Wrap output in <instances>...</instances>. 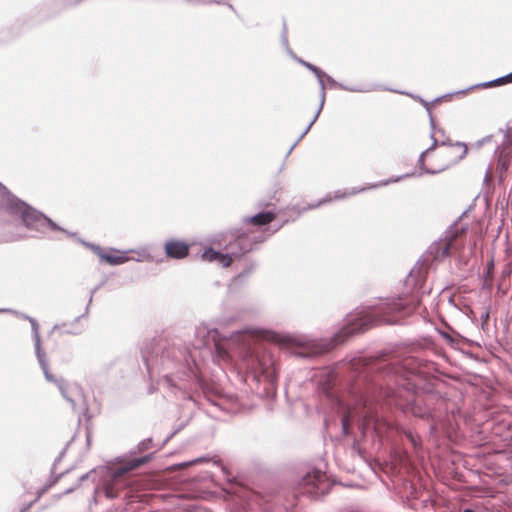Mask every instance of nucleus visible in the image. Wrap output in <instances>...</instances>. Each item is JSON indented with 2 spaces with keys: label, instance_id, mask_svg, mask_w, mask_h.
<instances>
[{
  "label": "nucleus",
  "instance_id": "f03ea898",
  "mask_svg": "<svg viewBox=\"0 0 512 512\" xmlns=\"http://www.w3.org/2000/svg\"><path fill=\"white\" fill-rule=\"evenodd\" d=\"M465 229L454 227L446 235L433 243L429 248V253L434 260H442L460 252L464 247L463 236Z\"/></svg>",
  "mask_w": 512,
  "mask_h": 512
},
{
  "label": "nucleus",
  "instance_id": "6e6552de",
  "mask_svg": "<svg viewBox=\"0 0 512 512\" xmlns=\"http://www.w3.org/2000/svg\"><path fill=\"white\" fill-rule=\"evenodd\" d=\"M96 253L101 259V261L110 264V265H119L129 261V257L126 252L120 250H110L108 252L103 251L100 248L96 249Z\"/></svg>",
  "mask_w": 512,
  "mask_h": 512
},
{
  "label": "nucleus",
  "instance_id": "f257e3e1",
  "mask_svg": "<svg viewBox=\"0 0 512 512\" xmlns=\"http://www.w3.org/2000/svg\"><path fill=\"white\" fill-rule=\"evenodd\" d=\"M467 151V146L463 143L441 144L421 154L420 166L427 173H440L462 160Z\"/></svg>",
  "mask_w": 512,
  "mask_h": 512
},
{
  "label": "nucleus",
  "instance_id": "aec40b11",
  "mask_svg": "<svg viewBox=\"0 0 512 512\" xmlns=\"http://www.w3.org/2000/svg\"><path fill=\"white\" fill-rule=\"evenodd\" d=\"M308 67L313 70V72L316 74L317 77L320 78V70L317 67L312 66V65H308Z\"/></svg>",
  "mask_w": 512,
  "mask_h": 512
},
{
  "label": "nucleus",
  "instance_id": "ddd939ff",
  "mask_svg": "<svg viewBox=\"0 0 512 512\" xmlns=\"http://www.w3.org/2000/svg\"><path fill=\"white\" fill-rule=\"evenodd\" d=\"M147 462V457L133 459L128 463V467L119 468L113 475V481H116L119 477H121L124 473L129 470L138 468L139 466L145 464Z\"/></svg>",
  "mask_w": 512,
  "mask_h": 512
},
{
  "label": "nucleus",
  "instance_id": "9b49d317",
  "mask_svg": "<svg viewBox=\"0 0 512 512\" xmlns=\"http://www.w3.org/2000/svg\"><path fill=\"white\" fill-rule=\"evenodd\" d=\"M320 478V471L315 469L312 473H307L301 482L304 493L314 494L318 489V482Z\"/></svg>",
  "mask_w": 512,
  "mask_h": 512
},
{
  "label": "nucleus",
  "instance_id": "f3484780",
  "mask_svg": "<svg viewBox=\"0 0 512 512\" xmlns=\"http://www.w3.org/2000/svg\"><path fill=\"white\" fill-rule=\"evenodd\" d=\"M105 490H106V495H107L108 497L113 498V497H116V496H117L116 492H114V491H113L112 486L107 485V486H106V488H105Z\"/></svg>",
  "mask_w": 512,
  "mask_h": 512
},
{
  "label": "nucleus",
  "instance_id": "2eb2a0df",
  "mask_svg": "<svg viewBox=\"0 0 512 512\" xmlns=\"http://www.w3.org/2000/svg\"><path fill=\"white\" fill-rule=\"evenodd\" d=\"M512 82V72L505 77L495 80L491 85H502Z\"/></svg>",
  "mask_w": 512,
  "mask_h": 512
},
{
  "label": "nucleus",
  "instance_id": "0eeeda50",
  "mask_svg": "<svg viewBox=\"0 0 512 512\" xmlns=\"http://www.w3.org/2000/svg\"><path fill=\"white\" fill-rule=\"evenodd\" d=\"M512 131L509 132L507 139L502 144V147L499 150L498 154V162L497 169L502 173H505L510 165V161L512 159Z\"/></svg>",
  "mask_w": 512,
  "mask_h": 512
},
{
  "label": "nucleus",
  "instance_id": "7ed1b4c3",
  "mask_svg": "<svg viewBox=\"0 0 512 512\" xmlns=\"http://www.w3.org/2000/svg\"><path fill=\"white\" fill-rule=\"evenodd\" d=\"M36 355H37L38 361H39L40 366H41V368L43 370V373L45 375L46 380L51 382V383H54L59 388L60 392L62 393V395L66 399L72 400L71 396L69 394V391H68L69 384L62 377L55 376L49 370L48 363H47V361L45 359V354L41 350V345H40V340L39 339H37V341H36Z\"/></svg>",
  "mask_w": 512,
  "mask_h": 512
},
{
  "label": "nucleus",
  "instance_id": "a211bd4d",
  "mask_svg": "<svg viewBox=\"0 0 512 512\" xmlns=\"http://www.w3.org/2000/svg\"><path fill=\"white\" fill-rule=\"evenodd\" d=\"M349 417H350V416H349V415H347V416H345V417L343 418V420H342L343 429H344L345 431H347V429H348V425H349Z\"/></svg>",
  "mask_w": 512,
  "mask_h": 512
},
{
  "label": "nucleus",
  "instance_id": "6ab92c4d",
  "mask_svg": "<svg viewBox=\"0 0 512 512\" xmlns=\"http://www.w3.org/2000/svg\"><path fill=\"white\" fill-rule=\"evenodd\" d=\"M305 349H306L305 347H298L296 353L299 354V355H302V356H308L309 353L304 352Z\"/></svg>",
  "mask_w": 512,
  "mask_h": 512
},
{
  "label": "nucleus",
  "instance_id": "39448f33",
  "mask_svg": "<svg viewBox=\"0 0 512 512\" xmlns=\"http://www.w3.org/2000/svg\"><path fill=\"white\" fill-rule=\"evenodd\" d=\"M253 248V241L248 234H240L233 241H230L225 250L229 251L236 259L242 257Z\"/></svg>",
  "mask_w": 512,
  "mask_h": 512
},
{
  "label": "nucleus",
  "instance_id": "dca6fc26",
  "mask_svg": "<svg viewBox=\"0 0 512 512\" xmlns=\"http://www.w3.org/2000/svg\"><path fill=\"white\" fill-rule=\"evenodd\" d=\"M216 352L219 358L224 359L228 355L227 351L224 348H222L219 344H216Z\"/></svg>",
  "mask_w": 512,
  "mask_h": 512
},
{
  "label": "nucleus",
  "instance_id": "20e7f679",
  "mask_svg": "<svg viewBox=\"0 0 512 512\" xmlns=\"http://www.w3.org/2000/svg\"><path fill=\"white\" fill-rule=\"evenodd\" d=\"M375 320L370 317H365L357 320L356 322L344 327L338 335L335 336V345L343 343L349 336L354 334L363 333L373 327Z\"/></svg>",
  "mask_w": 512,
  "mask_h": 512
},
{
  "label": "nucleus",
  "instance_id": "4be33fe9",
  "mask_svg": "<svg viewBox=\"0 0 512 512\" xmlns=\"http://www.w3.org/2000/svg\"><path fill=\"white\" fill-rule=\"evenodd\" d=\"M464 512H474L473 510L466 509Z\"/></svg>",
  "mask_w": 512,
  "mask_h": 512
},
{
  "label": "nucleus",
  "instance_id": "f8f14e48",
  "mask_svg": "<svg viewBox=\"0 0 512 512\" xmlns=\"http://www.w3.org/2000/svg\"><path fill=\"white\" fill-rule=\"evenodd\" d=\"M276 219V214L271 211L261 212L252 217L245 219L247 224L253 226H264L270 224L272 221Z\"/></svg>",
  "mask_w": 512,
  "mask_h": 512
},
{
  "label": "nucleus",
  "instance_id": "4468645a",
  "mask_svg": "<svg viewBox=\"0 0 512 512\" xmlns=\"http://www.w3.org/2000/svg\"><path fill=\"white\" fill-rule=\"evenodd\" d=\"M46 221V218L32 212H26L23 214V222L27 227H36V223H43Z\"/></svg>",
  "mask_w": 512,
  "mask_h": 512
},
{
  "label": "nucleus",
  "instance_id": "423d86ee",
  "mask_svg": "<svg viewBox=\"0 0 512 512\" xmlns=\"http://www.w3.org/2000/svg\"><path fill=\"white\" fill-rule=\"evenodd\" d=\"M415 308L416 305L413 302H403L401 299L393 301L386 307L387 312L393 315L385 317L383 319V322H395L398 317L411 314L415 310Z\"/></svg>",
  "mask_w": 512,
  "mask_h": 512
},
{
  "label": "nucleus",
  "instance_id": "412c9836",
  "mask_svg": "<svg viewBox=\"0 0 512 512\" xmlns=\"http://www.w3.org/2000/svg\"><path fill=\"white\" fill-rule=\"evenodd\" d=\"M329 349H330V348H325V347H324V345L322 344V348H321L322 353H323L324 351H328Z\"/></svg>",
  "mask_w": 512,
  "mask_h": 512
},
{
  "label": "nucleus",
  "instance_id": "1a4fd4ad",
  "mask_svg": "<svg viewBox=\"0 0 512 512\" xmlns=\"http://www.w3.org/2000/svg\"><path fill=\"white\" fill-rule=\"evenodd\" d=\"M189 245L180 240H170L165 244V253L169 258L182 259L188 255Z\"/></svg>",
  "mask_w": 512,
  "mask_h": 512
},
{
  "label": "nucleus",
  "instance_id": "9d476101",
  "mask_svg": "<svg viewBox=\"0 0 512 512\" xmlns=\"http://www.w3.org/2000/svg\"><path fill=\"white\" fill-rule=\"evenodd\" d=\"M202 258L203 260L208 262L217 261L223 267H229L234 261V259H236L234 255H232L229 251H227L226 253H221L211 248L204 251V253L202 254Z\"/></svg>",
  "mask_w": 512,
  "mask_h": 512
}]
</instances>
